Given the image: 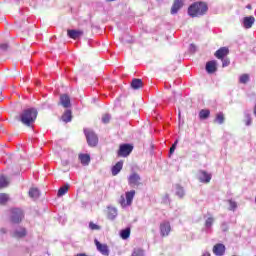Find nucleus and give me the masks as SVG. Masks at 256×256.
<instances>
[{"label":"nucleus","mask_w":256,"mask_h":256,"mask_svg":"<svg viewBox=\"0 0 256 256\" xmlns=\"http://www.w3.org/2000/svg\"><path fill=\"white\" fill-rule=\"evenodd\" d=\"M7 201H9V195H7L5 193H1L0 194V205H5V203H7Z\"/></svg>","instance_id":"32"},{"label":"nucleus","mask_w":256,"mask_h":256,"mask_svg":"<svg viewBox=\"0 0 256 256\" xmlns=\"http://www.w3.org/2000/svg\"><path fill=\"white\" fill-rule=\"evenodd\" d=\"M94 243L96 245L97 251H99L101 255L109 256V246L107 244H102L97 239L94 240Z\"/></svg>","instance_id":"8"},{"label":"nucleus","mask_w":256,"mask_h":256,"mask_svg":"<svg viewBox=\"0 0 256 256\" xmlns=\"http://www.w3.org/2000/svg\"><path fill=\"white\" fill-rule=\"evenodd\" d=\"M214 123H218V125H223L225 123V114L223 112L217 113L214 119Z\"/></svg>","instance_id":"24"},{"label":"nucleus","mask_w":256,"mask_h":256,"mask_svg":"<svg viewBox=\"0 0 256 256\" xmlns=\"http://www.w3.org/2000/svg\"><path fill=\"white\" fill-rule=\"evenodd\" d=\"M249 74H242L239 77V83H241L242 85H247V83H249Z\"/></svg>","instance_id":"30"},{"label":"nucleus","mask_w":256,"mask_h":256,"mask_svg":"<svg viewBox=\"0 0 256 256\" xmlns=\"http://www.w3.org/2000/svg\"><path fill=\"white\" fill-rule=\"evenodd\" d=\"M222 61V67H229V65H231V60H229V58H223L221 59Z\"/></svg>","instance_id":"36"},{"label":"nucleus","mask_w":256,"mask_h":256,"mask_svg":"<svg viewBox=\"0 0 256 256\" xmlns=\"http://www.w3.org/2000/svg\"><path fill=\"white\" fill-rule=\"evenodd\" d=\"M133 152V145L131 144H121L117 152L118 157H129Z\"/></svg>","instance_id":"5"},{"label":"nucleus","mask_w":256,"mask_h":256,"mask_svg":"<svg viewBox=\"0 0 256 256\" xmlns=\"http://www.w3.org/2000/svg\"><path fill=\"white\" fill-rule=\"evenodd\" d=\"M78 159H79L80 163L84 166H87V165H89V163H91V155H89V154L80 153L78 155Z\"/></svg>","instance_id":"15"},{"label":"nucleus","mask_w":256,"mask_h":256,"mask_svg":"<svg viewBox=\"0 0 256 256\" xmlns=\"http://www.w3.org/2000/svg\"><path fill=\"white\" fill-rule=\"evenodd\" d=\"M227 55H229L228 47H221L214 53V57H216V59H220V60L225 59L227 57Z\"/></svg>","instance_id":"10"},{"label":"nucleus","mask_w":256,"mask_h":256,"mask_svg":"<svg viewBox=\"0 0 256 256\" xmlns=\"http://www.w3.org/2000/svg\"><path fill=\"white\" fill-rule=\"evenodd\" d=\"M12 236L16 239H23V237L27 236V229H25V227L19 226L13 231Z\"/></svg>","instance_id":"9"},{"label":"nucleus","mask_w":256,"mask_h":256,"mask_svg":"<svg viewBox=\"0 0 256 256\" xmlns=\"http://www.w3.org/2000/svg\"><path fill=\"white\" fill-rule=\"evenodd\" d=\"M211 174L208 173L207 171L201 170L199 172V181L200 183H210L211 182Z\"/></svg>","instance_id":"13"},{"label":"nucleus","mask_w":256,"mask_h":256,"mask_svg":"<svg viewBox=\"0 0 256 256\" xmlns=\"http://www.w3.org/2000/svg\"><path fill=\"white\" fill-rule=\"evenodd\" d=\"M132 256H143V250L141 249L134 250L132 253Z\"/></svg>","instance_id":"38"},{"label":"nucleus","mask_w":256,"mask_h":256,"mask_svg":"<svg viewBox=\"0 0 256 256\" xmlns=\"http://www.w3.org/2000/svg\"><path fill=\"white\" fill-rule=\"evenodd\" d=\"M17 119L26 127H31L33 124V108L24 109Z\"/></svg>","instance_id":"2"},{"label":"nucleus","mask_w":256,"mask_h":256,"mask_svg":"<svg viewBox=\"0 0 256 256\" xmlns=\"http://www.w3.org/2000/svg\"><path fill=\"white\" fill-rule=\"evenodd\" d=\"M83 30H75V29H68L67 35L70 39H79V37H83Z\"/></svg>","instance_id":"12"},{"label":"nucleus","mask_w":256,"mask_h":256,"mask_svg":"<svg viewBox=\"0 0 256 256\" xmlns=\"http://www.w3.org/2000/svg\"><path fill=\"white\" fill-rule=\"evenodd\" d=\"M211 116V111L209 109H202L199 112V119L202 121H205V119H209Z\"/></svg>","instance_id":"23"},{"label":"nucleus","mask_w":256,"mask_h":256,"mask_svg":"<svg viewBox=\"0 0 256 256\" xmlns=\"http://www.w3.org/2000/svg\"><path fill=\"white\" fill-rule=\"evenodd\" d=\"M77 256H87V254L81 253V254H77Z\"/></svg>","instance_id":"46"},{"label":"nucleus","mask_w":256,"mask_h":256,"mask_svg":"<svg viewBox=\"0 0 256 256\" xmlns=\"http://www.w3.org/2000/svg\"><path fill=\"white\" fill-rule=\"evenodd\" d=\"M229 203V211H235L237 209V202L233 200H228Z\"/></svg>","instance_id":"34"},{"label":"nucleus","mask_w":256,"mask_h":256,"mask_svg":"<svg viewBox=\"0 0 256 256\" xmlns=\"http://www.w3.org/2000/svg\"><path fill=\"white\" fill-rule=\"evenodd\" d=\"M25 213L20 208H13L11 210L10 221L11 223L19 224L23 221Z\"/></svg>","instance_id":"3"},{"label":"nucleus","mask_w":256,"mask_h":256,"mask_svg":"<svg viewBox=\"0 0 256 256\" xmlns=\"http://www.w3.org/2000/svg\"><path fill=\"white\" fill-rule=\"evenodd\" d=\"M131 87L134 90L142 89V87H143V80L138 79V78H134L132 80V82H131Z\"/></svg>","instance_id":"22"},{"label":"nucleus","mask_w":256,"mask_h":256,"mask_svg":"<svg viewBox=\"0 0 256 256\" xmlns=\"http://www.w3.org/2000/svg\"><path fill=\"white\" fill-rule=\"evenodd\" d=\"M255 23V17L248 16L243 19V25L245 29H251Z\"/></svg>","instance_id":"16"},{"label":"nucleus","mask_w":256,"mask_h":256,"mask_svg":"<svg viewBox=\"0 0 256 256\" xmlns=\"http://www.w3.org/2000/svg\"><path fill=\"white\" fill-rule=\"evenodd\" d=\"M206 71L207 73L213 74L217 71V61L212 60L206 63Z\"/></svg>","instance_id":"17"},{"label":"nucleus","mask_w":256,"mask_h":256,"mask_svg":"<svg viewBox=\"0 0 256 256\" xmlns=\"http://www.w3.org/2000/svg\"><path fill=\"white\" fill-rule=\"evenodd\" d=\"M181 7H183V0H174V3L171 8V14L175 15L176 13H178Z\"/></svg>","instance_id":"18"},{"label":"nucleus","mask_w":256,"mask_h":256,"mask_svg":"<svg viewBox=\"0 0 256 256\" xmlns=\"http://www.w3.org/2000/svg\"><path fill=\"white\" fill-rule=\"evenodd\" d=\"M246 8H247V9H251V5L248 4V5L246 6Z\"/></svg>","instance_id":"47"},{"label":"nucleus","mask_w":256,"mask_h":256,"mask_svg":"<svg viewBox=\"0 0 256 256\" xmlns=\"http://www.w3.org/2000/svg\"><path fill=\"white\" fill-rule=\"evenodd\" d=\"M163 201H169V194H166V195L163 197Z\"/></svg>","instance_id":"43"},{"label":"nucleus","mask_w":256,"mask_h":256,"mask_svg":"<svg viewBox=\"0 0 256 256\" xmlns=\"http://www.w3.org/2000/svg\"><path fill=\"white\" fill-rule=\"evenodd\" d=\"M87 143L90 147H97V143H99V138L97 137V134L93 131H88L85 133Z\"/></svg>","instance_id":"7"},{"label":"nucleus","mask_w":256,"mask_h":256,"mask_svg":"<svg viewBox=\"0 0 256 256\" xmlns=\"http://www.w3.org/2000/svg\"><path fill=\"white\" fill-rule=\"evenodd\" d=\"M125 197H126V200H125ZM134 197H135V190L126 192L125 196L122 195L119 200L121 207H129V205L133 203Z\"/></svg>","instance_id":"4"},{"label":"nucleus","mask_w":256,"mask_h":256,"mask_svg":"<svg viewBox=\"0 0 256 256\" xmlns=\"http://www.w3.org/2000/svg\"><path fill=\"white\" fill-rule=\"evenodd\" d=\"M61 120L64 123H71V121L73 120V112L71 110H66L62 116H61Z\"/></svg>","instance_id":"19"},{"label":"nucleus","mask_w":256,"mask_h":256,"mask_svg":"<svg viewBox=\"0 0 256 256\" xmlns=\"http://www.w3.org/2000/svg\"><path fill=\"white\" fill-rule=\"evenodd\" d=\"M213 223H215V218H213V216H210L205 220L204 225L207 229H211V227H213Z\"/></svg>","instance_id":"28"},{"label":"nucleus","mask_w":256,"mask_h":256,"mask_svg":"<svg viewBox=\"0 0 256 256\" xmlns=\"http://www.w3.org/2000/svg\"><path fill=\"white\" fill-rule=\"evenodd\" d=\"M110 121H111V115L104 114L102 116V123H104L105 125H107V123H109Z\"/></svg>","instance_id":"35"},{"label":"nucleus","mask_w":256,"mask_h":256,"mask_svg":"<svg viewBox=\"0 0 256 256\" xmlns=\"http://www.w3.org/2000/svg\"><path fill=\"white\" fill-rule=\"evenodd\" d=\"M41 197V191L38 188H33V199L37 201Z\"/></svg>","instance_id":"33"},{"label":"nucleus","mask_w":256,"mask_h":256,"mask_svg":"<svg viewBox=\"0 0 256 256\" xmlns=\"http://www.w3.org/2000/svg\"><path fill=\"white\" fill-rule=\"evenodd\" d=\"M67 191H69V184H66L59 188L58 194H57L58 197H63V195H65Z\"/></svg>","instance_id":"27"},{"label":"nucleus","mask_w":256,"mask_h":256,"mask_svg":"<svg viewBox=\"0 0 256 256\" xmlns=\"http://www.w3.org/2000/svg\"><path fill=\"white\" fill-rule=\"evenodd\" d=\"M160 233L162 237H167L171 233V224L169 222H162L160 224Z\"/></svg>","instance_id":"11"},{"label":"nucleus","mask_w":256,"mask_h":256,"mask_svg":"<svg viewBox=\"0 0 256 256\" xmlns=\"http://www.w3.org/2000/svg\"><path fill=\"white\" fill-rule=\"evenodd\" d=\"M33 116H34V119H35V117H37V111H33Z\"/></svg>","instance_id":"45"},{"label":"nucleus","mask_w":256,"mask_h":256,"mask_svg":"<svg viewBox=\"0 0 256 256\" xmlns=\"http://www.w3.org/2000/svg\"><path fill=\"white\" fill-rule=\"evenodd\" d=\"M128 185H130V187H139L140 185H143V183H141V176L137 172H133L128 177Z\"/></svg>","instance_id":"6"},{"label":"nucleus","mask_w":256,"mask_h":256,"mask_svg":"<svg viewBox=\"0 0 256 256\" xmlns=\"http://www.w3.org/2000/svg\"><path fill=\"white\" fill-rule=\"evenodd\" d=\"M177 143H179V141L176 140L174 144L171 146L170 155H173V153H175V149H177Z\"/></svg>","instance_id":"37"},{"label":"nucleus","mask_w":256,"mask_h":256,"mask_svg":"<svg viewBox=\"0 0 256 256\" xmlns=\"http://www.w3.org/2000/svg\"><path fill=\"white\" fill-rule=\"evenodd\" d=\"M28 195L31 199H33V188L29 189Z\"/></svg>","instance_id":"41"},{"label":"nucleus","mask_w":256,"mask_h":256,"mask_svg":"<svg viewBox=\"0 0 256 256\" xmlns=\"http://www.w3.org/2000/svg\"><path fill=\"white\" fill-rule=\"evenodd\" d=\"M107 217H108V219L113 221V219H115V217H117V209H115V208H108Z\"/></svg>","instance_id":"25"},{"label":"nucleus","mask_w":256,"mask_h":256,"mask_svg":"<svg viewBox=\"0 0 256 256\" xmlns=\"http://www.w3.org/2000/svg\"><path fill=\"white\" fill-rule=\"evenodd\" d=\"M0 233H2L3 235H5V233H7V229L1 228V229H0Z\"/></svg>","instance_id":"42"},{"label":"nucleus","mask_w":256,"mask_h":256,"mask_svg":"<svg viewBox=\"0 0 256 256\" xmlns=\"http://www.w3.org/2000/svg\"><path fill=\"white\" fill-rule=\"evenodd\" d=\"M60 104L65 109H69L71 107V98L67 94H63L60 96Z\"/></svg>","instance_id":"14"},{"label":"nucleus","mask_w":256,"mask_h":256,"mask_svg":"<svg viewBox=\"0 0 256 256\" xmlns=\"http://www.w3.org/2000/svg\"><path fill=\"white\" fill-rule=\"evenodd\" d=\"M176 195H178L180 199H183V197H185V190L183 189V187L179 185L176 186Z\"/></svg>","instance_id":"31"},{"label":"nucleus","mask_w":256,"mask_h":256,"mask_svg":"<svg viewBox=\"0 0 256 256\" xmlns=\"http://www.w3.org/2000/svg\"><path fill=\"white\" fill-rule=\"evenodd\" d=\"M0 49L2 51H7V49H9V44H7V43L1 44Z\"/></svg>","instance_id":"40"},{"label":"nucleus","mask_w":256,"mask_h":256,"mask_svg":"<svg viewBox=\"0 0 256 256\" xmlns=\"http://www.w3.org/2000/svg\"><path fill=\"white\" fill-rule=\"evenodd\" d=\"M120 237L122 239H129V237H131V228H126L122 230L120 233Z\"/></svg>","instance_id":"26"},{"label":"nucleus","mask_w":256,"mask_h":256,"mask_svg":"<svg viewBox=\"0 0 256 256\" xmlns=\"http://www.w3.org/2000/svg\"><path fill=\"white\" fill-rule=\"evenodd\" d=\"M89 227H90V229H92V231L99 229V226L93 222H90Z\"/></svg>","instance_id":"39"},{"label":"nucleus","mask_w":256,"mask_h":256,"mask_svg":"<svg viewBox=\"0 0 256 256\" xmlns=\"http://www.w3.org/2000/svg\"><path fill=\"white\" fill-rule=\"evenodd\" d=\"M9 187V180L5 176H0V189Z\"/></svg>","instance_id":"29"},{"label":"nucleus","mask_w":256,"mask_h":256,"mask_svg":"<svg viewBox=\"0 0 256 256\" xmlns=\"http://www.w3.org/2000/svg\"><path fill=\"white\" fill-rule=\"evenodd\" d=\"M209 11V6L205 2H195L188 8V15L190 17H201V15H205Z\"/></svg>","instance_id":"1"},{"label":"nucleus","mask_w":256,"mask_h":256,"mask_svg":"<svg viewBox=\"0 0 256 256\" xmlns=\"http://www.w3.org/2000/svg\"><path fill=\"white\" fill-rule=\"evenodd\" d=\"M246 125H251V118H248L247 120H246Z\"/></svg>","instance_id":"44"},{"label":"nucleus","mask_w":256,"mask_h":256,"mask_svg":"<svg viewBox=\"0 0 256 256\" xmlns=\"http://www.w3.org/2000/svg\"><path fill=\"white\" fill-rule=\"evenodd\" d=\"M213 253L216 254L217 256L225 255V245H223V244H216L213 247Z\"/></svg>","instance_id":"20"},{"label":"nucleus","mask_w":256,"mask_h":256,"mask_svg":"<svg viewBox=\"0 0 256 256\" xmlns=\"http://www.w3.org/2000/svg\"><path fill=\"white\" fill-rule=\"evenodd\" d=\"M121 169H123V161L117 162L111 169L113 177L119 175L121 173Z\"/></svg>","instance_id":"21"}]
</instances>
